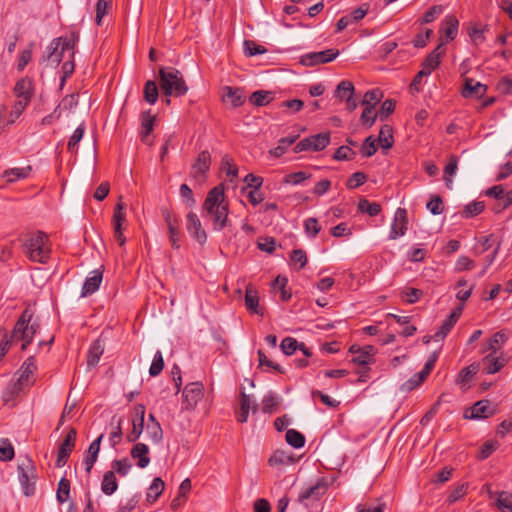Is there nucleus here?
Instances as JSON below:
<instances>
[{"label": "nucleus", "instance_id": "obj_1", "mask_svg": "<svg viewBox=\"0 0 512 512\" xmlns=\"http://www.w3.org/2000/svg\"><path fill=\"white\" fill-rule=\"evenodd\" d=\"M202 208L212 218L215 231H221L228 226L229 204L223 185H218L208 192Z\"/></svg>", "mask_w": 512, "mask_h": 512}, {"label": "nucleus", "instance_id": "obj_2", "mask_svg": "<svg viewBox=\"0 0 512 512\" xmlns=\"http://www.w3.org/2000/svg\"><path fill=\"white\" fill-rule=\"evenodd\" d=\"M25 256L32 262L46 264L51 257V243L43 231L28 234L22 244Z\"/></svg>", "mask_w": 512, "mask_h": 512}, {"label": "nucleus", "instance_id": "obj_3", "mask_svg": "<svg viewBox=\"0 0 512 512\" xmlns=\"http://www.w3.org/2000/svg\"><path fill=\"white\" fill-rule=\"evenodd\" d=\"M159 82L163 94L167 96L165 100L167 105L170 104L169 96L180 97L188 91L182 73L173 67L159 69Z\"/></svg>", "mask_w": 512, "mask_h": 512}, {"label": "nucleus", "instance_id": "obj_4", "mask_svg": "<svg viewBox=\"0 0 512 512\" xmlns=\"http://www.w3.org/2000/svg\"><path fill=\"white\" fill-rule=\"evenodd\" d=\"M33 313L26 308L17 320L11 333V340L22 341L21 349L26 350L27 346L32 342L33 337L39 329L37 322H32Z\"/></svg>", "mask_w": 512, "mask_h": 512}, {"label": "nucleus", "instance_id": "obj_5", "mask_svg": "<svg viewBox=\"0 0 512 512\" xmlns=\"http://www.w3.org/2000/svg\"><path fill=\"white\" fill-rule=\"evenodd\" d=\"M18 476L24 495H33L37 476L34 463L30 458L26 457L18 464Z\"/></svg>", "mask_w": 512, "mask_h": 512}, {"label": "nucleus", "instance_id": "obj_6", "mask_svg": "<svg viewBox=\"0 0 512 512\" xmlns=\"http://www.w3.org/2000/svg\"><path fill=\"white\" fill-rule=\"evenodd\" d=\"M211 166V154L209 151L204 150L200 152L191 165L190 177L198 183H203L206 180L207 173Z\"/></svg>", "mask_w": 512, "mask_h": 512}, {"label": "nucleus", "instance_id": "obj_7", "mask_svg": "<svg viewBox=\"0 0 512 512\" xmlns=\"http://www.w3.org/2000/svg\"><path fill=\"white\" fill-rule=\"evenodd\" d=\"M204 396V386L201 382L188 383L183 389V407L193 409Z\"/></svg>", "mask_w": 512, "mask_h": 512}, {"label": "nucleus", "instance_id": "obj_8", "mask_svg": "<svg viewBox=\"0 0 512 512\" xmlns=\"http://www.w3.org/2000/svg\"><path fill=\"white\" fill-rule=\"evenodd\" d=\"M162 216L168 228L169 240L174 249L180 248V230L177 216L168 208H162Z\"/></svg>", "mask_w": 512, "mask_h": 512}, {"label": "nucleus", "instance_id": "obj_9", "mask_svg": "<svg viewBox=\"0 0 512 512\" xmlns=\"http://www.w3.org/2000/svg\"><path fill=\"white\" fill-rule=\"evenodd\" d=\"M76 436H77L76 429L70 428V430L68 431L67 435L65 436L63 442L59 446L58 453H57V459H56L57 467H62L67 463V460L75 447Z\"/></svg>", "mask_w": 512, "mask_h": 512}, {"label": "nucleus", "instance_id": "obj_10", "mask_svg": "<svg viewBox=\"0 0 512 512\" xmlns=\"http://www.w3.org/2000/svg\"><path fill=\"white\" fill-rule=\"evenodd\" d=\"M339 55L338 49H327L319 52H311L302 56L301 62L306 66H315L333 61Z\"/></svg>", "mask_w": 512, "mask_h": 512}, {"label": "nucleus", "instance_id": "obj_11", "mask_svg": "<svg viewBox=\"0 0 512 512\" xmlns=\"http://www.w3.org/2000/svg\"><path fill=\"white\" fill-rule=\"evenodd\" d=\"M124 208L125 204L122 202V197H120L119 201L115 205L113 214L114 238L118 242L119 246H123L126 241L122 228L123 223L126 221Z\"/></svg>", "mask_w": 512, "mask_h": 512}, {"label": "nucleus", "instance_id": "obj_12", "mask_svg": "<svg viewBox=\"0 0 512 512\" xmlns=\"http://www.w3.org/2000/svg\"><path fill=\"white\" fill-rule=\"evenodd\" d=\"M13 93L17 99L31 102L35 93L33 79L27 76L20 78L13 88Z\"/></svg>", "mask_w": 512, "mask_h": 512}, {"label": "nucleus", "instance_id": "obj_13", "mask_svg": "<svg viewBox=\"0 0 512 512\" xmlns=\"http://www.w3.org/2000/svg\"><path fill=\"white\" fill-rule=\"evenodd\" d=\"M327 490V484L323 478L317 480V482L305 489L298 497V501L306 506H308V501H318L322 495L325 494Z\"/></svg>", "mask_w": 512, "mask_h": 512}, {"label": "nucleus", "instance_id": "obj_14", "mask_svg": "<svg viewBox=\"0 0 512 512\" xmlns=\"http://www.w3.org/2000/svg\"><path fill=\"white\" fill-rule=\"evenodd\" d=\"M408 226L407 211L404 208H398L395 213L394 221L389 233V239L394 240L405 235Z\"/></svg>", "mask_w": 512, "mask_h": 512}, {"label": "nucleus", "instance_id": "obj_15", "mask_svg": "<svg viewBox=\"0 0 512 512\" xmlns=\"http://www.w3.org/2000/svg\"><path fill=\"white\" fill-rule=\"evenodd\" d=\"M145 406L143 404H136L134 406L135 418L132 420V430L127 435L129 442H135L143 432L144 429V416Z\"/></svg>", "mask_w": 512, "mask_h": 512}, {"label": "nucleus", "instance_id": "obj_16", "mask_svg": "<svg viewBox=\"0 0 512 512\" xmlns=\"http://www.w3.org/2000/svg\"><path fill=\"white\" fill-rule=\"evenodd\" d=\"M186 227L188 232L199 244H204L206 242L207 234L205 230L202 228V224L199 217L194 212H189L187 214Z\"/></svg>", "mask_w": 512, "mask_h": 512}, {"label": "nucleus", "instance_id": "obj_17", "mask_svg": "<svg viewBox=\"0 0 512 512\" xmlns=\"http://www.w3.org/2000/svg\"><path fill=\"white\" fill-rule=\"evenodd\" d=\"M471 415H465V418L471 419H486L495 414V406L489 400H480L476 402L471 408Z\"/></svg>", "mask_w": 512, "mask_h": 512}, {"label": "nucleus", "instance_id": "obj_18", "mask_svg": "<svg viewBox=\"0 0 512 512\" xmlns=\"http://www.w3.org/2000/svg\"><path fill=\"white\" fill-rule=\"evenodd\" d=\"M487 92V86L476 82L472 78H466L462 89V96L465 98H482Z\"/></svg>", "mask_w": 512, "mask_h": 512}, {"label": "nucleus", "instance_id": "obj_19", "mask_svg": "<svg viewBox=\"0 0 512 512\" xmlns=\"http://www.w3.org/2000/svg\"><path fill=\"white\" fill-rule=\"evenodd\" d=\"M246 309L253 314L263 316V310L259 305V294L254 285L248 284L245 290Z\"/></svg>", "mask_w": 512, "mask_h": 512}, {"label": "nucleus", "instance_id": "obj_20", "mask_svg": "<svg viewBox=\"0 0 512 512\" xmlns=\"http://www.w3.org/2000/svg\"><path fill=\"white\" fill-rule=\"evenodd\" d=\"M443 43H440L432 52H430L426 58L423 60L421 66L422 71H426L427 74H431L440 64L441 56L445 53V50L442 48Z\"/></svg>", "mask_w": 512, "mask_h": 512}, {"label": "nucleus", "instance_id": "obj_21", "mask_svg": "<svg viewBox=\"0 0 512 512\" xmlns=\"http://www.w3.org/2000/svg\"><path fill=\"white\" fill-rule=\"evenodd\" d=\"M103 273L100 270H94L90 273L82 286L81 296L86 297L95 293L102 282Z\"/></svg>", "mask_w": 512, "mask_h": 512}, {"label": "nucleus", "instance_id": "obj_22", "mask_svg": "<svg viewBox=\"0 0 512 512\" xmlns=\"http://www.w3.org/2000/svg\"><path fill=\"white\" fill-rule=\"evenodd\" d=\"M36 370V364L34 357H28L20 368V376L17 380L18 389H22L24 386L31 384L30 377Z\"/></svg>", "mask_w": 512, "mask_h": 512}, {"label": "nucleus", "instance_id": "obj_23", "mask_svg": "<svg viewBox=\"0 0 512 512\" xmlns=\"http://www.w3.org/2000/svg\"><path fill=\"white\" fill-rule=\"evenodd\" d=\"M102 439L103 434H101L98 438L92 441V443L88 447V450L86 451V456L84 457V464L87 474L91 473V470L95 462L97 461Z\"/></svg>", "mask_w": 512, "mask_h": 512}, {"label": "nucleus", "instance_id": "obj_24", "mask_svg": "<svg viewBox=\"0 0 512 512\" xmlns=\"http://www.w3.org/2000/svg\"><path fill=\"white\" fill-rule=\"evenodd\" d=\"M79 40V34L75 31L71 32L69 36L58 37L52 40L51 46L55 45L61 47L62 52L71 50L70 58H74V48Z\"/></svg>", "mask_w": 512, "mask_h": 512}, {"label": "nucleus", "instance_id": "obj_25", "mask_svg": "<svg viewBox=\"0 0 512 512\" xmlns=\"http://www.w3.org/2000/svg\"><path fill=\"white\" fill-rule=\"evenodd\" d=\"M482 362L485 366L484 370L487 374H495L506 365L507 359L502 355L496 356V354L490 353L482 359Z\"/></svg>", "mask_w": 512, "mask_h": 512}, {"label": "nucleus", "instance_id": "obj_26", "mask_svg": "<svg viewBox=\"0 0 512 512\" xmlns=\"http://www.w3.org/2000/svg\"><path fill=\"white\" fill-rule=\"evenodd\" d=\"M154 123H155V115H152L150 110L144 111L141 114L142 141L148 145H152V141L149 140V135L153 131Z\"/></svg>", "mask_w": 512, "mask_h": 512}, {"label": "nucleus", "instance_id": "obj_27", "mask_svg": "<svg viewBox=\"0 0 512 512\" xmlns=\"http://www.w3.org/2000/svg\"><path fill=\"white\" fill-rule=\"evenodd\" d=\"M130 454L133 459H137V465L140 468H145L150 463V458L148 456L149 448L144 443L135 444L132 447Z\"/></svg>", "mask_w": 512, "mask_h": 512}, {"label": "nucleus", "instance_id": "obj_28", "mask_svg": "<svg viewBox=\"0 0 512 512\" xmlns=\"http://www.w3.org/2000/svg\"><path fill=\"white\" fill-rule=\"evenodd\" d=\"M479 371V364L478 363H472L459 372L456 384L460 385L463 389H467L469 387V384L472 380V378L477 374Z\"/></svg>", "mask_w": 512, "mask_h": 512}, {"label": "nucleus", "instance_id": "obj_29", "mask_svg": "<svg viewBox=\"0 0 512 512\" xmlns=\"http://www.w3.org/2000/svg\"><path fill=\"white\" fill-rule=\"evenodd\" d=\"M224 101L231 103L233 108L240 107L245 102V96L243 94V90L240 88H233L226 86L224 88Z\"/></svg>", "mask_w": 512, "mask_h": 512}, {"label": "nucleus", "instance_id": "obj_30", "mask_svg": "<svg viewBox=\"0 0 512 512\" xmlns=\"http://www.w3.org/2000/svg\"><path fill=\"white\" fill-rule=\"evenodd\" d=\"M459 21L454 15H447L442 23L440 32L447 38L453 40L458 32Z\"/></svg>", "mask_w": 512, "mask_h": 512}, {"label": "nucleus", "instance_id": "obj_31", "mask_svg": "<svg viewBox=\"0 0 512 512\" xmlns=\"http://www.w3.org/2000/svg\"><path fill=\"white\" fill-rule=\"evenodd\" d=\"M104 352V343L100 339L95 340L90 346L87 354L88 367H95Z\"/></svg>", "mask_w": 512, "mask_h": 512}, {"label": "nucleus", "instance_id": "obj_32", "mask_svg": "<svg viewBox=\"0 0 512 512\" xmlns=\"http://www.w3.org/2000/svg\"><path fill=\"white\" fill-rule=\"evenodd\" d=\"M459 319V313H450L444 320L440 329L433 335L435 341L443 340Z\"/></svg>", "mask_w": 512, "mask_h": 512}, {"label": "nucleus", "instance_id": "obj_33", "mask_svg": "<svg viewBox=\"0 0 512 512\" xmlns=\"http://www.w3.org/2000/svg\"><path fill=\"white\" fill-rule=\"evenodd\" d=\"M295 463L293 455L287 453L284 450H276L269 457L268 464L270 466H287Z\"/></svg>", "mask_w": 512, "mask_h": 512}, {"label": "nucleus", "instance_id": "obj_34", "mask_svg": "<svg viewBox=\"0 0 512 512\" xmlns=\"http://www.w3.org/2000/svg\"><path fill=\"white\" fill-rule=\"evenodd\" d=\"M118 488L114 471H106L101 482V490L105 495H112Z\"/></svg>", "mask_w": 512, "mask_h": 512}, {"label": "nucleus", "instance_id": "obj_35", "mask_svg": "<svg viewBox=\"0 0 512 512\" xmlns=\"http://www.w3.org/2000/svg\"><path fill=\"white\" fill-rule=\"evenodd\" d=\"M274 99V93L266 90H258L253 92L249 101L257 107L268 105Z\"/></svg>", "mask_w": 512, "mask_h": 512}, {"label": "nucleus", "instance_id": "obj_36", "mask_svg": "<svg viewBox=\"0 0 512 512\" xmlns=\"http://www.w3.org/2000/svg\"><path fill=\"white\" fill-rule=\"evenodd\" d=\"M354 92L355 89L353 83L348 80H343L337 85L334 95L340 101H345L354 96Z\"/></svg>", "mask_w": 512, "mask_h": 512}, {"label": "nucleus", "instance_id": "obj_37", "mask_svg": "<svg viewBox=\"0 0 512 512\" xmlns=\"http://www.w3.org/2000/svg\"><path fill=\"white\" fill-rule=\"evenodd\" d=\"M164 488V481L160 477L154 478L147 491V501L150 503L155 502L163 493Z\"/></svg>", "mask_w": 512, "mask_h": 512}, {"label": "nucleus", "instance_id": "obj_38", "mask_svg": "<svg viewBox=\"0 0 512 512\" xmlns=\"http://www.w3.org/2000/svg\"><path fill=\"white\" fill-rule=\"evenodd\" d=\"M31 170V166H26L22 168H12L4 171L3 177L6 178L7 182H15L19 179L27 178Z\"/></svg>", "mask_w": 512, "mask_h": 512}, {"label": "nucleus", "instance_id": "obj_39", "mask_svg": "<svg viewBox=\"0 0 512 512\" xmlns=\"http://www.w3.org/2000/svg\"><path fill=\"white\" fill-rule=\"evenodd\" d=\"M458 168V157L456 155H450L449 161L444 168V181L448 188L452 187V177L456 174Z\"/></svg>", "mask_w": 512, "mask_h": 512}, {"label": "nucleus", "instance_id": "obj_40", "mask_svg": "<svg viewBox=\"0 0 512 512\" xmlns=\"http://www.w3.org/2000/svg\"><path fill=\"white\" fill-rule=\"evenodd\" d=\"M221 170L226 173L230 181L238 177V167L229 155H224L221 159Z\"/></svg>", "mask_w": 512, "mask_h": 512}, {"label": "nucleus", "instance_id": "obj_41", "mask_svg": "<svg viewBox=\"0 0 512 512\" xmlns=\"http://www.w3.org/2000/svg\"><path fill=\"white\" fill-rule=\"evenodd\" d=\"M313 151H322L330 143V133H319L309 137Z\"/></svg>", "mask_w": 512, "mask_h": 512}, {"label": "nucleus", "instance_id": "obj_42", "mask_svg": "<svg viewBox=\"0 0 512 512\" xmlns=\"http://www.w3.org/2000/svg\"><path fill=\"white\" fill-rule=\"evenodd\" d=\"M251 409V399L244 391L240 393V414L237 420L240 423H245L248 420L249 411Z\"/></svg>", "mask_w": 512, "mask_h": 512}, {"label": "nucleus", "instance_id": "obj_43", "mask_svg": "<svg viewBox=\"0 0 512 512\" xmlns=\"http://www.w3.org/2000/svg\"><path fill=\"white\" fill-rule=\"evenodd\" d=\"M495 505L502 512H512V492L500 491Z\"/></svg>", "mask_w": 512, "mask_h": 512}, {"label": "nucleus", "instance_id": "obj_44", "mask_svg": "<svg viewBox=\"0 0 512 512\" xmlns=\"http://www.w3.org/2000/svg\"><path fill=\"white\" fill-rule=\"evenodd\" d=\"M507 336L502 331L496 332L488 341H487V350L491 351L490 353L496 354L502 348V345L506 342Z\"/></svg>", "mask_w": 512, "mask_h": 512}, {"label": "nucleus", "instance_id": "obj_45", "mask_svg": "<svg viewBox=\"0 0 512 512\" xmlns=\"http://www.w3.org/2000/svg\"><path fill=\"white\" fill-rule=\"evenodd\" d=\"M143 93L146 102L151 105L155 104L159 95L158 87L155 81L148 80L144 85Z\"/></svg>", "mask_w": 512, "mask_h": 512}, {"label": "nucleus", "instance_id": "obj_46", "mask_svg": "<svg viewBox=\"0 0 512 512\" xmlns=\"http://www.w3.org/2000/svg\"><path fill=\"white\" fill-rule=\"evenodd\" d=\"M358 210L373 217L381 212V205L376 202H369L367 199H361L358 202Z\"/></svg>", "mask_w": 512, "mask_h": 512}, {"label": "nucleus", "instance_id": "obj_47", "mask_svg": "<svg viewBox=\"0 0 512 512\" xmlns=\"http://www.w3.org/2000/svg\"><path fill=\"white\" fill-rule=\"evenodd\" d=\"M279 405V398L273 392L267 393L262 400V411L267 414L273 413Z\"/></svg>", "mask_w": 512, "mask_h": 512}, {"label": "nucleus", "instance_id": "obj_48", "mask_svg": "<svg viewBox=\"0 0 512 512\" xmlns=\"http://www.w3.org/2000/svg\"><path fill=\"white\" fill-rule=\"evenodd\" d=\"M286 442L294 448H302L305 445V437L295 429L286 432Z\"/></svg>", "mask_w": 512, "mask_h": 512}, {"label": "nucleus", "instance_id": "obj_49", "mask_svg": "<svg viewBox=\"0 0 512 512\" xmlns=\"http://www.w3.org/2000/svg\"><path fill=\"white\" fill-rule=\"evenodd\" d=\"M29 104L30 102L17 99L10 110L9 120L7 121V124L14 123L21 116V114L24 112V110L27 108Z\"/></svg>", "mask_w": 512, "mask_h": 512}, {"label": "nucleus", "instance_id": "obj_50", "mask_svg": "<svg viewBox=\"0 0 512 512\" xmlns=\"http://www.w3.org/2000/svg\"><path fill=\"white\" fill-rule=\"evenodd\" d=\"M85 133L84 123L80 124L69 138L67 149L70 152H76L78 150V143L81 141Z\"/></svg>", "mask_w": 512, "mask_h": 512}, {"label": "nucleus", "instance_id": "obj_51", "mask_svg": "<svg viewBox=\"0 0 512 512\" xmlns=\"http://www.w3.org/2000/svg\"><path fill=\"white\" fill-rule=\"evenodd\" d=\"M484 209L485 204L483 201H473L465 206L462 216L464 218H472L482 213Z\"/></svg>", "mask_w": 512, "mask_h": 512}, {"label": "nucleus", "instance_id": "obj_52", "mask_svg": "<svg viewBox=\"0 0 512 512\" xmlns=\"http://www.w3.org/2000/svg\"><path fill=\"white\" fill-rule=\"evenodd\" d=\"M288 283V280L286 277L283 276H277L275 280L272 283L273 290H280V297L282 301H288L291 298V293L286 290V285Z\"/></svg>", "mask_w": 512, "mask_h": 512}, {"label": "nucleus", "instance_id": "obj_53", "mask_svg": "<svg viewBox=\"0 0 512 512\" xmlns=\"http://www.w3.org/2000/svg\"><path fill=\"white\" fill-rule=\"evenodd\" d=\"M146 434L154 443H160L163 439V430L159 422L148 423Z\"/></svg>", "mask_w": 512, "mask_h": 512}, {"label": "nucleus", "instance_id": "obj_54", "mask_svg": "<svg viewBox=\"0 0 512 512\" xmlns=\"http://www.w3.org/2000/svg\"><path fill=\"white\" fill-rule=\"evenodd\" d=\"M379 142L384 149H390L393 146L392 127L390 125L386 124L381 127Z\"/></svg>", "mask_w": 512, "mask_h": 512}, {"label": "nucleus", "instance_id": "obj_55", "mask_svg": "<svg viewBox=\"0 0 512 512\" xmlns=\"http://www.w3.org/2000/svg\"><path fill=\"white\" fill-rule=\"evenodd\" d=\"M70 496V481L63 477L58 483V489L56 498L59 503H64L69 499Z\"/></svg>", "mask_w": 512, "mask_h": 512}, {"label": "nucleus", "instance_id": "obj_56", "mask_svg": "<svg viewBox=\"0 0 512 512\" xmlns=\"http://www.w3.org/2000/svg\"><path fill=\"white\" fill-rule=\"evenodd\" d=\"M111 6H112L111 0H98L97 1L95 22L98 26L101 25L103 17L109 13Z\"/></svg>", "mask_w": 512, "mask_h": 512}, {"label": "nucleus", "instance_id": "obj_57", "mask_svg": "<svg viewBox=\"0 0 512 512\" xmlns=\"http://www.w3.org/2000/svg\"><path fill=\"white\" fill-rule=\"evenodd\" d=\"M58 47L51 44L48 47L49 53L46 56H43V61H46L48 63H51L54 67H57L63 58L62 50L58 51Z\"/></svg>", "mask_w": 512, "mask_h": 512}, {"label": "nucleus", "instance_id": "obj_58", "mask_svg": "<svg viewBox=\"0 0 512 512\" xmlns=\"http://www.w3.org/2000/svg\"><path fill=\"white\" fill-rule=\"evenodd\" d=\"M428 376L421 370L402 385V390L412 391L420 386Z\"/></svg>", "mask_w": 512, "mask_h": 512}, {"label": "nucleus", "instance_id": "obj_59", "mask_svg": "<svg viewBox=\"0 0 512 512\" xmlns=\"http://www.w3.org/2000/svg\"><path fill=\"white\" fill-rule=\"evenodd\" d=\"M111 466L114 471V474L117 473L120 476H126L129 473L132 464L128 460V458H123L114 460Z\"/></svg>", "mask_w": 512, "mask_h": 512}, {"label": "nucleus", "instance_id": "obj_60", "mask_svg": "<svg viewBox=\"0 0 512 512\" xmlns=\"http://www.w3.org/2000/svg\"><path fill=\"white\" fill-rule=\"evenodd\" d=\"M382 93L379 89L367 91L362 100L363 106H371L373 109L375 105L381 100Z\"/></svg>", "mask_w": 512, "mask_h": 512}, {"label": "nucleus", "instance_id": "obj_61", "mask_svg": "<svg viewBox=\"0 0 512 512\" xmlns=\"http://www.w3.org/2000/svg\"><path fill=\"white\" fill-rule=\"evenodd\" d=\"M311 177V174L305 172V171H298L294 173L287 174L284 177V183L286 184H292V185H299L305 180L309 179Z\"/></svg>", "mask_w": 512, "mask_h": 512}, {"label": "nucleus", "instance_id": "obj_62", "mask_svg": "<svg viewBox=\"0 0 512 512\" xmlns=\"http://www.w3.org/2000/svg\"><path fill=\"white\" fill-rule=\"evenodd\" d=\"M244 50L247 56L261 55L267 52L264 46L258 45L252 40L244 41Z\"/></svg>", "mask_w": 512, "mask_h": 512}, {"label": "nucleus", "instance_id": "obj_63", "mask_svg": "<svg viewBox=\"0 0 512 512\" xmlns=\"http://www.w3.org/2000/svg\"><path fill=\"white\" fill-rule=\"evenodd\" d=\"M499 446L500 444L497 440L486 441L480 448L478 458L481 460L487 459Z\"/></svg>", "mask_w": 512, "mask_h": 512}, {"label": "nucleus", "instance_id": "obj_64", "mask_svg": "<svg viewBox=\"0 0 512 512\" xmlns=\"http://www.w3.org/2000/svg\"><path fill=\"white\" fill-rule=\"evenodd\" d=\"M298 347L299 342L292 337H285L281 341L280 345V348L285 355H292L296 350H298Z\"/></svg>", "mask_w": 512, "mask_h": 512}]
</instances>
